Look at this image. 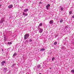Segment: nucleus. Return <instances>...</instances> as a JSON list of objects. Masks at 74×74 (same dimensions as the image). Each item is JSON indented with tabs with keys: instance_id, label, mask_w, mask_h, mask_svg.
Listing matches in <instances>:
<instances>
[{
	"instance_id": "26",
	"label": "nucleus",
	"mask_w": 74,
	"mask_h": 74,
	"mask_svg": "<svg viewBox=\"0 0 74 74\" xmlns=\"http://www.w3.org/2000/svg\"><path fill=\"white\" fill-rule=\"evenodd\" d=\"M25 16H27V14H25Z\"/></svg>"
},
{
	"instance_id": "25",
	"label": "nucleus",
	"mask_w": 74,
	"mask_h": 74,
	"mask_svg": "<svg viewBox=\"0 0 74 74\" xmlns=\"http://www.w3.org/2000/svg\"><path fill=\"white\" fill-rule=\"evenodd\" d=\"M7 68H4V70H7Z\"/></svg>"
},
{
	"instance_id": "1",
	"label": "nucleus",
	"mask_w": 74,
	"mask_h": 74,
	"mask_svg": "<svg viewBox=\"0 0 74 74\" xmlns=\"http://www.w3.org/2000/svg\"><path fill=\"white\" fill-rule=\"evenodd\" d=\"M29 34H26L25 36H24V40H26L27 38L29 37Z\"/></svg>"
},
{
	"instance_id": "9",
	"label": "nucleus",
	"mask_w": 74,
	"mask_h": 74,
	"mask_svg": "<svg viewBox=\"0 0 74 74\" xmlns=\"http://www.w3.org/2000/svg\"><path fill=\"white\" fill-rule=\"evenodd\" d=\"M28 10L29 9H25L24 10V12H27V11H28Z\"/></svg>"
},
{
	"instance_id": "4",
	"label": "nucleus",
	"mask_w": 74,
	"mask_h": 74,
	"mask_svg": "<svg viewBox=\"0 0 74 74\" xmlns=\"http://www.w3.org/2000/svg\"><path fill=\"white\" fill-rule=\"evenodd\" d=\"M49 23H50V24H52L53 23V20H50L49 22Z\"/></svg>"
},
{
	"instance_id": "20",
	"label": "nucleus",
	"mask_w": 74,
	"mask_h": 74,
	"mask_svg": "<svg viewBox=\"0 0 74 74\" xmlns=\"http://www.w3.org/2000/svg\"><path fill=\"white\" fill-rule=\"evenodd\" d=\"M40 66H41V65H40L39 64L37 66V67H38V68H40Z\"/></svg>"
},
{
	"instance_id": "6",
	"label": "nucleus",
	"mask_w": 74,
	"mask_h": 74,
	"mask_svg": "<svg viewBox=\"0 0 74 74\" xmlns=\"http://www.w3.org/2000/svg\"><path fill=\"white\" fill-rule=\"evenodd\" d=\"M12 7H13L12 5H10L8 6V8H12Z\"/></svg>"
},
{
	"instance_id": "13",
	"label": "nucleus",
	"mask_w": 74,
	"mask_h": 74,
	"mask_svg": "<svg viewBox=\"0 0 74 74\" xmlns=\"http://www.w3.org/2000/svg\"><path fill=\"white\" fill-rule=\"evenodd\" d=\"M57 42H54V43H53V45H56V44H57Z\"/></svg>"
},
{
	"instance_id": "18",
	"label": "nucleus",
	"mask_w": 74,
	"mask_h": 74,
	"mask_svg": "<svg viewBox=\"0 0 74 74\" xmlns=\"http://www.w3.org/2000/svg\"><path fill=\"white\" fill-rule=\"evenodd\" d=\"M55 57H53L52 58V61H53V60H55Z\"/></svg>"
},
{
	"instance_id": "17",
	"label": "nucleus",
	"mask_w": 74,
	"mask_h": 74,
	"mask_svg": "<svg viewBox=\"0 0 74 74\" xmlns=\"http://www.w3.org/2000/svg\"><path fill=\"white\" fill-rule=\"evenodd\" d=\"M63 21V20L62 19H61L60 21V23H62V22Z\"/></svg>"
},
{
	"instance_id": "8",
	"label": "nucleus",
	"mask_w": 74,
	"mask_h": 74,
	"mask_svg": "<svg viewBox=\"0 0 74 74\" xmlns=\"http://www.w3.org/2000/svg\"><path fill=\"white\" fill-rule=\"evenodd\" d=\"M42 31H43V29H40V31H39V32L40 33H42Z\"/></svg>"
},
{
	"instance_id": "29",
	"label": "nucleus",
	"mask_w": 74,
	"mask_h": 74,
	"mask_svg": "<svg viewBox=\"0 0 74 74\" xmlns=\"http://www.w3.org/2000/svg\"><path fill=\"white\" fill-rule=\"evenodd\" d=\"M1 50L2 51H3L4 50L3 49H2Z\"/></svg>"
},
{
	"instance_id": "28",
	"label": "nucleus",
	"mask_w": 74,
	"mask_h": 74,
	"mask_svg": "<svg viewBox=\"0 0 74 74\" xmlns=\"http://www.w3.org/2000/svg\"><path fill=\"white\" fill-rule=\"evenodd\" d=\"M39 4H42V2H40L39 3Z\"/></svg>"
},
{
	"instance_id": "15",
	"label": "nucleus",
	"mask_w": 74,
	"mask_h": 74,
	"mask_svg": "<svg viewBox=\"0 0 74 74\" xmlns=\"http://www.w3.org/2000/svg\"><path fill=\"white\" fill-rule=\"evenodd\" d=\"M16 53H14L13 55V57H14V56H15L16 55Z\"/></svg>"
},
{
	"instance_id": "2",
	"label": "nucleus",
	"mask_w": 74,
	"mask_h": 74,
	"mask_svg": "<svg viewBox=\"0 0 74 74\" xmlns=\"http://www.w3.org/2000/svg\"><path fill=\"white\" fill-rule=\"evenodd\" d=\"M4 21H5L4 19V18H2L0 21V23H3V22H4Z\"/></svg>"
},
{
	"instance_id": "31",
	"label": "nucleus",
	"mask_w": 74,
	"mask_h": 74,
	"mask_svg": "<svg viewBox=\"0 0 74 74\" xmlns=\"http://www.w3.org/2000/svg\"><path fill=\"white\" fill-rule=\"evenodd\" d=\"M51 69V68H50V69Z\"/></svg>"
},
{
	"instance_id": "5",
	"label": "nucleus",
	"mask_w": 74,
	"mask_h": 74,
	"mask_svg": "<svg viewBox=\"0 0 74 74\" xmlns=\"http://www.w3.org/2000/svg\"><path fill=\"white\" fill-rule=\"evenodd\" d=\"M5 63V61H3L2 62H1V64L2 66H4V63Z\"/></svg>"
},
{
	"instance_id": "23",
	"label": "nucleus",
	"mask_w": 74,
	"mask_h": 74,
	"mask_svg": "<svg viewBox=\"0 0 74 74\" xmlns=\"http://www.w3.org/2000/svg\"><path fill=\"white\" fill-rule=\"evenodd\" d=\"M14 66H15V64H13L12 66V67H14Z\"/></svg>"
},
{
	"instance_id": "21",
	"label": "nucleus",
	"mask_w": 74,
	"mask_h": 74,
	"mask_svg": "<svg viewBox=\"0 0 74 74\" xmlns=\"http://www.w3.org/2000/svg\"><path fill=\"white\" fill-rule=\"evenodd\" d=\"M32 41H33V40H32L31 39H29V42H31Z\"/></svg>"
},
{
	"instance_id": "12",
	"label": "nucleus",
	"mask_w": 74,
	"mask_h": 74,
	"mask_svg": "<svg viewBox=\"0 0 74 74\" xmlns=\"http://www.w3.org/2000/svg\"><path fill=\"white\" fill-rule=\"evenodd\" d=\"M42 25V23H40L38 25V27H39L40 26H41Z\"/></svg>"
},
{
	"instance_id": "22",
	"label": "nucleus",
	"mask_w": 74,
	"mask_h": 74,
	"mask_svg": "<svg viewBox=\"0 0 74 74\" xmlns=\"http://www.w3.org/2000/svg\"><path fill=\"white\" fill-rule=\"evenodd\" d=\"M72 14V11H71L69 12V14Z\"/></svg>"
},
{
	"instance_id": "30",
	"label": "nucleus",
	"mask_w": 74,
	"mask_h": 74,
	"mask_svg": "<svg viewBox=\"0 0 74 74\" xmlns=\"http://www.w3.org/2000/svg\"><path fill=\"white\" fill-rule=\"evenodd\" d=\"M1 5H0V7H1Z\"/></svg>"
},
{
	"instance_id": "11",
	"label": "nucleus",
	"mask_w": 74,
	"mask_h": 74,
	"mask_svg": "<svg viewBox=\"0 0 74 74\" xmlns=\"http://www.w3.org/2000/svg\"><path fill=\"white\" fill-rule=\"evenodd\" d=\"M8 45H11V44H12V42H8Z\"/></svg>"
},
{
	"instance_id": "27",
	"label": "nucleus",
	"mask_w": 74,
	"mask_h": 74,
	"mask_svg": "<svg viewBox=\"0 0 74 74\" xmlns=\"http://www.w3.org/2000/svg\"><path fill=\"white\" fill-rule=\"evenodd\" d=\"M72 17L73 18H74V15L72 16Z\"/></svg>"
},
{
	"instance_id": "16",
	"label": "nucleus",
	"mask_w": 74,
	"mask_h": 74,
	"mask_svg": "<svg viewBox=\"0 0 74 74\" xmlns=\"http://www.w3.org/2000/svg\"><path fill=\"white\" fill-rule=\"evenodd\" d=\"M60 10H61V11H63V7H61L60 8Z\"/></svg>"
},
{
	"instance_id": "10",
	"label": "nucleus",
	"mask_w": 74,
	"mask_h": 74,
	"mask_svg": "<svg viewBox=\"0 0 74 74\" xmlns=\"http://www.w3.org/2000/svg\"><path fill=\"white\" fill-rule=\"evenodd\" d=\"M61 49H63V50L64 49H66V47H65L64 46H63L62 47Z\"/></svg>"
},
{
	"instance_id": "14",
	"label": "nucleus",
	"mask_w": 74,
	"mask_h": 74,
	"mask_svg": "<svg viewBox=\"0 0 74 74\" xmlns=\"http://www.w3.org/2000/svg\"><path fill=\"white\" fill-rule=\"evenodd\" d=\"M71 73H74V70H72L71 71Z\"/></svg>"
},
{
	"instance_id": "3",
	"label": "nucleus",
	"mask_w": 74,
	"mask_h": 74,
	"mask_svg": "<svg viewBox=\"0 0 74 74\" xmlns=\"http://www.w3.org/2000/svg\"><path fill=\"white\" fill-rule=\"evenodd\" d=\"M50 5L49 4H48L46 6V7L47 10H48L49 9V7H50Z\"/></svg>"
},
{
	"instance_id": "24",
	"label": "nucleus",
	"mask_w": 74,
	"mask_h": 74,
	"mask_svg": "<svg viewBox=\"0 0 74 74\" xmlns=\"http://www.w3.org/2000/svg\"><path fill=\"white\" fill-rule=\"evenodd\" d=\"M23 15H25V13H24V12H23Z\"/></svg>"
},
{
	"instance_id": "19",
	"label": "nucleus",
	"mask_w": 74,
	"mask_h": 74,
	"mask_svg": "<svg viewBox=\"0 0 74 74\" xmlns=\"http://www.w3.org/2000/svg\"><path fill=\"white\" fill-rule=\"evenodd\" d=\"M4 40H7V39L6 38V37H4Z\"/></svg>"
},
{
	"instance_id": "7",
	"label": "nucleus",
	"mask_w": 74,
	"mask_h": 74,
	"mask_svg": "<svg viewBox=\"0 0 74 74\" xmlns=\"http://www.w3.org/2000/svg\"><path fill=\"white\" fill-rule=\"evenodd\" d=\"M45 51V49L42 48L40 50V51L41 52H42V51Z\"/></svg>"
}]
</instances>
